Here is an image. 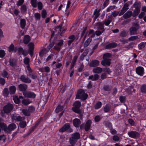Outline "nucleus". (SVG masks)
<instances>
[{
	"instance_id": "nucleus-39",
	"label": "nucleus",
	"mask_w": 146,
	"mask_h": 146,
	"mask_svg": "<svg viewBox=\"0 0 146 146\" xmlns=\"http://www.w3.org/2000/svg\"><path fill=\"white\" fill-rule=\"evenodd\" d=\"M63 109V107L62 106H58L56 108L55 111L56 113H58L61 111Z\"/></svg>"
},
{
	"instance_id": "nucleus-30",
	"label": "nucleus",
	"mask_w": 146,
	"mask_h": 146,
	"mask_svg": "<svg viewBox=\"0 0 146 146\" xmlns=\"http://www.w3.org/2000/svg\"><path fill=\"white\" fill-rule=\"evenodd\" d=\"M31 102V101L28 99H24L23 100L22 103L23 104L27 105Z\"/></svg>"
},
{
	"instance_id": "nucleus-14",
	"label": "nucleus",
	"mask_w": 146,
	"mask_h": 146,
	"mask_svg": "<svg viewBox=\"0 0 146 146\" xmlns=\"http://www.w3.org/2000/svg\"><path fill=\"white\" fill-rule=\"evenodd\" d=\"M140 12V8L139 7H136L135 9L133 10L132 13V16L134 17L137 16Z\"/></svg>"
},
{
	"instance_id": "nucleus-4",
	"label": "nucleus",
	"mask_w": 146,
	"mask_h": 146,
	"mask_svg": "<svg viewBox=\"0 0 146 146\" xmlns=\"http://www.w3.org/2000/svg\"><path fill=\"white\" fill-rule=\"evenodd\" d=\"M65 131L69 133L72 132L73 131V129L70 128V125L69 124H65L59 130V131L60 132H63Z\"/></svg>"
},
{
	"instance_id": "nucleus-60",
	"label": "nucleus",
	"mask_w": 146,
	"mask_h": 146,
	"mask_svg": "<svg viewBox=\"0 0 146 146\" xmlns=\"http://www.w3.org/2000/svg\"><path fill=\"white\" fill-rule=\"evenodd\" d=\"M5 83V81L4 79L2 78H0V84L4 85Z\"/></svg>"
},
{
	"instance_id": "nucleus-6",
	"label": "nucleus",
	"mask_w": 146,
	"mask_h": 146,
	"mask_svg": "<svg viewBox=\"0 0 146 146\" xmlns=\"http://www.w3.org/2000/svg\"><path fill=\"white\" fill-rule=\"evenodd\" d=\"M97 25L98 27V29L101 30V31H96V34L98 36L100 35L104 31V23H99L97 24Z\"/></svg>"
},
{
	"instance_id": "nucleus-29",
	"label": "nucleus",
	"mask_w": 146,
	"mask_h": 146,
	"mask_svg": "<svg viewBox=\"0 0 146 146\" xmlns=\"http://www.w3.org/2000/svg\"><path fill=\"white\" fill-rule=\"evenodd\" d=\"M20 24L21 28L24 29L26 25V21L24 19H22L21 20Z\"/></svg>"
},
{
	"instance_id": "nucleus-40",
	"label": "nucleus",
	"mask_w": 146,
	"mask_h": 146,
	"mask_svg": "<svg viewBox=\"0 0 146 146\" xmlns=\"http://www.w3.org/2000/svg\"><path fill=\"white\" fill-rule=\"evenodd\" d=\"M3 94L4 96H7L9 94L8 90L7 88H5L3 91Z\"/></svg>"
},
{
	"instance_id": "nucleus-61",
	"label": "nucleus",
	"mask_w": 146,
	"mask_h": 146,
	"mask_svg": "<svg viewBox=\"0 0 146 146\" xmlns=\"http://www.w3.org/2000/svg\"><path fill=\"white\" fill-rule=\"evenodd\" d=\"M128 6V5L127 3H126L124 5L122 8L126 11L129 9Z\"/></svg>"
},
{
	"instance_id": "nucleus-56",
	"label": "nucleus",
	"mask_w": 146,
	"mask_h": 146,
	"mask_svg": "<svg viewBox=\"0 0 146 146\" xmlns=\"http://www.w3.org/2000/svg\"><path fill=\"white\" fill-rule=\"evenodd\" d=\"M28 76H31V78L33 79H35L37 78V76L36 74H34L31 75L30 74H27Z\"/></svg>"
},
{
	"instance_id": "nucleus-20",
	"label": "nucleus",
	"mask_w": 146,
	"mask_h": 146,
	"mask_svg": "<svg viewBox=\"0 0 146 146\" xmlns=\"http://www.w3.org/2000/svg\"><path fill=\"white\" fill-rule=\"evenodd\" d=\"M99 64V62L97 60L92 61L90 64V66L91 67H95L97 66Z\"/></svg>"
},
{
	"instance_id": "nucleus-53",
	"label": "nucleus",
	"mask_w": 146,
	"mask_h": 146,
	"mask_svg": "<svg viewBox=\"0 0 146 146\" xmlns=\"http://www.w3.org/2000/svg\"><path fill=\"white\" fill-rule=\"evenodd\" d=\"M47 13L45 10H43L41 13L42 16L43 18H45L46 15Z\"/></svg>"
},
{
	"instance_id": "nucleus-5",
	"label": "nucleus",
	"mask_w": 146,
	"mask_h": 146,
	"mask_svg": "<svg viewBox=\"0 0 146 146\" xmlns=\"http://www.w3.org/2000/svg\"><path fill=\"white\" fill-rule=\"evenodd\" d=\"M72 108L73 111L75 112L80 113V111L79 108L81 106L80 102L79 101H76L74 104Z\"/></svg>"
},
{
	"instance_id": "nucleus-10",
	"label": "nucleus",
	"mask_w": 146,
	"mask_h": 146,
	"mask_svg": "<svg viewBox=\"0 0 146 146\" xmlns=\"http://www.w3.org/2000/svg\"><path fill=\"white\" fill-rule=\"evenodd\" d=\"M139 28L138 25L137 23L134 24L133 27L130 29L131 35H134L136 33V31Z\"/></svg>"
},
{
	"instance_id": "nucleus-45",
	"label": "nucleus",
	"mask_w": 146,
	"mask_h": 146,
	"mask_svg": "<svg viewBox=\"0 0 146 146\" xmlns=\"http://www.w3.org/2000/svg\"><path fill=\"white\" fill-rule=\"evenodd\" d=\"M102 106V103L100 102H98L95 106V108L96 109H98L100 108Z\"/></svg>"
},
{
	"instance_id": "nucleus-11",
	"label": "nucleus",
	"mask_w": 146,
	"mask_h": 146,
	"mask_svg": "<svg viewBox=\"0 0 146 146\" xmlns=\"http://www.w3.org/2000/svg\"><path fill=\"white\" fill-rule=\"evenodd\" d=\"M144 70L143 68L141 66H139L136 69V72L138 75L142 76L144 74Z\"/></svg>"
},
{
	"instance_id": "nucleus-42",
	"label": "nucleus",
	"mask_w": 146,
	"mask_h": 146,
	"mask_svg": "<svg viewBox=\"0 0 146 146\" xmlns=\"http://www.w3.org/2000/svg\"><path fill=\"white\" fill-rule=\"evenodd\" d=\"M27 9L26 5H22L21 7V10L22 13H25L27 11Z\"/></svg>"
},
{
	"instance_id": "nucleus-48",
	"label": "nucleus",
	"mask_w": 146,
	"mask_h": 146,
	"mask_svg": "<svg viewBox=\"0 0 146 146\" xmlns=\"http://www.w3.org/2000/svg\"><path fill=\"white\" fill-rule=\"evenodd\" d=\"M37 0H31V3L32 5L34 7H36L37 6Z\"/></svg>"
},
{
	"instance_id": "nucleus-28",
	"label": "nucleus",
	"mask_w": 146,
	"mask_h": 146,
	"mask_svg": "<svg viewBox=\"0 0 146 146\" xmlns=\"http://www.w3.org/2000/svg\"><path fill=\"white\" fill-rule=\"evenodd\" d=\"M17 127L16 125L14 123L10 124L8 127V129L10 131H12L15 129Z\"/></svg>"
},
{
	"instance_id": "nucleus-13",
	"label": "nucleus",
	"mask_w": 146,
	"mask_h": 146,
	"mask_svg": "<svg viewBox=\"0 0 146 146\" xmlns=\"http://www.w3.org/2000/svg\"><path fill=\"white\" fill-rule=\"evenodd\" d=\"M20 79L22 82L26 83H29L31 82L30 79L24 75L21 76Z\"/></svg>"
},
{
	"instance_id": "nucleus-33",
	"label": "nucleus",
	"mask_w": 146,
	"mask_h": 146,
	"mask_svg": "<svg viewBox=\"0 0 146 146\" xmlns=\"http://www.w3.org/2000/svg\"><path fill=\"white\" fill-rule=\"evenodd\" d=\"M29 112L30 114L34 112L35 110V108L33 106H29L28 108Z\"/></svg>"
},
{
	"instance_id": "nucleus-21",
	"label": "nucleus",
	"mask_w": 146,
	"mask_h": 146,
	"mask_svg": "<svg viewBox=\"0 0 146 146\" xmlns=\"http://www.w3.org/2000/svg\"><path fill=\"white\" fill-rule=\"evenodd\" d=\"M8 50L10 52L13 51L15 52L17 51V48L16 47H15L14 45L12 44L9 47Z\"/></svg>"
},
{
	"instance_id": "nucleus-17",
	"label": "nucleus",
	"mask_w": 146,
	"mask_h": 146,
	"mask_svg": "<svg viewBox=\"0 0 146 146\" xmlns=\"http://www.w3.org/2000/svg\"><path fill=\"white\" fill-rule=\"evenodd\" d=\"M99 76L97 74L90 76L88 78L89 80H91L92 81L97 80L99 78Z\"/></svg>"
},
{
	"instance_id": "nucleus-59",
	"label": "nucleus",
	"mask_w": 146,
	"mask_h": 146,
	"mask_svg": "<svg viewBox=\"0 0 146 146\" xmlns=\"http://www.w3.org/2000/svg\"><path fill=\"white\" fill-rule=\"evenodd\" d=\"M111 21L110 20H108L107 21H105L104 22H101L104 23V25L105 24V25L108 26L109 24L110 23Z\"/></svg>"
},
{
	"instance_id": "nucleus-24",
	"label": "nucleus",
	"mask_w": 146,
	"mask_h": 146,
	"mask_svg": "<svg viewBox=\"0 0 146 146\" xmlns=\"http://www.w3.org/2000/svg\"><path fill=\"white\" fill-rule=\"evenodd\" d=\"M132 15V11H128L123 15V17L125 19H127L130 17Z\"/></svg>"
},
{
	"instance_id": "nucleus-25",
	"label": "nucleus",
	"mask_w": 146,
	"mask_h": 146,
	"mask_svg": "<svg viewBox=\"0 0 146 146\" xmlns=\"http://www.w3.org/2000/svg\"><path fill=\"white\" fill-rule=\"evenodd\" d=\"M39 70L42 72H48L50 71V69L48 66H45L39 69Z\"/></svg>"
},
{
	"instance_id": "nucleus-32",
	"label": "nucleus",
	"mask_w": 146,
	"mask_h": 146,
	"mask_svg": "<svg viewBox=\"0 0 146 146\" xmlns=\"http://www.w3.org/2000/svg\"><path fill=\"white\" fill-rule=\"evenodd\" d=\"M48 49L47 48H44L39 53L40 56H43L44 54H45L48 52H47Z\"/></svg>"
},
{
	"instance_id": "nucleus-18",
	"label": "nucleus",
	"mask_w": 146,
	"mask_h": 146,
	"mask_svg": "<svg viewBox=\"0 0 146 146\" xmlns=\"http://www.w3.org/2000/svg\"><path fill=\"white\" fill-rule=\"evenodd\" d=\"M19 88L20 90L25 91L27 89V86L25 84H21L19 86Z\"/></svg>"
},
{
	"instance_id": "nucleus-54",
	"label": "nucleus",
	"mask_w": 146,
	"mask_h": 146,
	"mask_svg": "<svg viewBox=\"0 0 146 146\" xmlns=\"http://www.w3.org/2000/svg\"><path fill=\"white\" fill-rule=\"evenodd\" d=\"M5 53L4 50H0V57L3 58L5 55Z\"/></svg>"
},
{
	"instance_id": "nucleus-9",
	"label": "nucleus",
	"mask_w": 146,
	"mask_h": 146,
	"mask_svg": "<svg viewBox=\"0 0 146 146\" xmlns=\"http://www.w3.org/2000/svg\"><path fill=\"white\" fill-rule=\"evenodd\" d=\"M127 134L129 137L133 138H138L139 135V134L138 132L135 131L129 132H128Z\"/></svg>"
},
{
	"instance_id": "nucleus-62",
	"label": "nucleus",
	"mask_w": 146,
	"mask_h": 146,
	"mask_svg": "<svg viewBox=\"0 0 146 146\" xmlns=\"http://www.w3.org/2000/svg\"><path fill=\"white\" fill-rule=\"evenodd\" d=\"M38 9L39 10H41L42 7V5L41 2H38Z\"/></svg>"
},
{
	"instance_id": "nucleus-37",
	"label": "nucleus",
	"mask_w": 146,
	"mask_h": 146,
	"mask_svg": "<svg viewBox=\"0 0 146 146\" xmlns=\"http://www.w3.org/2000/svg\"><path fill=\"white\" fill-rule=\"evenodd\" d=\"M117 46V44L114 43H112L109 44L107 46V47L108 48L115 47Z\"/></svg>"
},
{
	"instance_id": "nucleus-57",
	"label": "nucleus",
	"mask_w": 146,
	"mask_h": 146,
	"mask_svg": "<svg viewBox=\"0 0 146 146\" xmlns=\"http://www.w3.org/2000/svg\"><path fill=\"white\" fill-rule=\"evenodd\" d=\"M24 0H19L17 3L18 6H19L22 5L24 3Z\"/></svg>"
},
{
	"instance_id": "nucleus-23",
	"label": "nucleus",
	"mask_w": 146,
	"mask_h": 146,
	"mask_svg": "<svg viewBox=\"0 0 146 146\" xmlns=\"http://www.w3.org/2000/svg\"><path fill=\"white\" fill-rule=\"evenodd\" d=\"M13 120H17V121H21L22 120H23L25 119L24 117H21L20 116H14L12 117Z\"/></svg>"
},
{
	"instance_id": "nucleus-41",
	"label": "nucleus",
	"mask_w": 146,
	"mask_h": 146,
	"mask_svg": "<svg viewBox=\"0 0 146 146\" xmlns=\"http://www.w3.org/2000/svg\"><path fill=\"white\" fill-rule=\"evenodd\" d=\"M22 112L26 116L29 115L30 113L29 112L28 110H27V109H24L22 110Z\"/></svg>"
},
{
	"instance_id": "nucleus-34",
	"label": "nucleus",
	"mask_w": 146,
	"mask_h": 146,
	"mask_svg": "<svg viewBox=\"0 0 146 146\" xmlns=\"http://www.w3.org/2000/svg\"><path fill=\"white\" fill-rule=\"evenodd\" d=\"M19 126L22 128H24L26 125V122L25 121H21L19 123Z\"/></svg>"
},
{
	"instance_id": "nucleus-31",
	"label": "nucleus",
	"mask_w": 146,
	"mask_h": 146,
	"mask_svg": "<svg viewBox=\"0 0 146 146\" xmlns=\"http://www.w3.org/2000/svg\"><path fill=\"white\" fill-rule=\"evenodd\" d=\"M9 90L11 94H14L15 92L16 89L15 86H12L9 88Z\"/></svg>"
},
{
	"instance_id": "nucleus-64",
	"label": "nucleus",
	"mask_w": 146,
	"mask_h": 146,
	"mask_svg": "<svg viewBox=\"0 0 146 146\" xmlns=\"http://www.w3.org/2000/svg\"><path fill=\"white\" fill-rule=\"evenodd\" d=\"M128 122L132 125H133L135 124L134 121L131 119H129L128 120Z\"/></svg>"
},
{
	"instance_id": "nucleus-1",
	"label": "nucleus",
	"mask_w": 146,
	"mask_h": 146,
	"mask_svg": "<svg viewBox=\"0 0 146 146\" xmlns=\"http://www.w3.org/2000/svg\"><path fill=\"white\" fill-rule=\"evenodd\" d=\"M111 54L107 53L104 54L103 56V60L101 62V64L104 66H110V64Z\"/></svg>"
},
{
	"instance_id": "nucleus-8",
	"label": "nucleus",
	"mask_w": 146,
	"mask_h": 146,
	"mask_svg": "<svg viewBox=\"0 0 146 146\" xmlns=\"http://www.w3.org/2000/svg\"><path fill=\"white\" fill-rule=\"evenodd\" d=\"M13 107L12 104H8L5 106L3 108V110L5 113H9L13 109Z\"/></svg>"
},
{
	"instance_id": "nucleus-55",
	"label": "nucleus",
	"mask_w": 146,
	"mask_h": 146,
	"mask_svg": "<svg viewBox=\"0 0 146 146\" xmlns=\"http://www.w3.org/2000/svg\"><path fill=\"white\" fill-rule=\"evenodd\" d=\"M9 62L10 65L12 66H14L15 65V62L13 59L10 60Z\"/></svg>"
},
{
	"instance_id": "nucleus-49",
	"label": "nucleus",
	"mask_w": 146,
	"mask_h": 146,
	"mask_svg": "<svg viewBox=\"0 0 146 146\" xmlns=\"http://www.w3.org/2000/svg\"><path fill=\"white\" fill-rule=\"evenodd\" d=\"M24 63L27 65H29L30 60L27 57H25L24 60Z\"/></svg>"
},
{
	"instance_id": "nucleus-15",
	"label": "nucleus",
	"mask_w": 146,
	"mask_h": 146,
	"mask_svg": "<svg viewBox=\"0 0 146 146\" xmlns=\"http://www.w3.org/2000/svg\"><path fill=\"white\" fill-rule=\"evenodd\" d=\"M74 125L76 127H78L81 124V121L77 118L74 119L73 121Z\"/></svg>"
},
{
	"instance_id": "nucleus-46",
	"label": "nucleus",
	"mask_w": 146,
	"mask_h": 146,
	"mask_svg": "<svg viewBox=\"0 0 146 146\" xmlns=\"http://www.w3.org/2000/svg\"><path fill=\"white\" fill-rule=\"evenodd\" d=\"M13 99L14 102L17 104H19L20 102L17 96H15L13 97Z\"/></svg>"
},
{
	"instance_id": "nucleus-16",
	"label": "nucleus",
	"mask_w": 146,
	"mask_h": 146,
	"mask_svg": "<svg viewBox=\"0 0 146 146\" xmlns=\"http://www.w3.org/2000/svg\"><path fill=\"white\" fill-rule=\"evenodd\" d=\"M30 40L31 37L28 35L25 36L23 38V42L25 44H27Z\"/></svg>"
},
{
	"instance_id": "nucleus-52",
	"label": "nucleus",
	"mask_w": 146,
	"mask_h": 146,
	"mask_svg": "<svg viewBox=\"0 0 146 146\" xmlns=\"http://www.w3.org/2000/svg\"><path fill=\"white\" fill-rule=\"evenodd\" d=\"M6 139V137L4 135H0V141L2 142H5Z\"/></svg>"
},
{
	"instance_id": "nucleus-36",
	"label": "nucleus",
	"mask_w": 146,
	"mask_h": 146,
	"mask_svg": "<svg viewBox=\"0 0 146 146\" xmlns=\"http://www.w3.org/2000/svg\"><path fill=\"white\" fill-rule=\"evenodd\" d=\"M146 44V42H142L138 45V48L140 50L143 48L145 45Z\"/></svg>"
},
{
	"instance_id": "nucleus-38",
	"label": "nucleus",
	"mask_w": 146,
	"mask_h": 146,
	"mask_svg": "<svg viewBox=\"0 0 146 146\" xmlns=\"http://www.w3.org/2000/svg\"><path fill=\"white\" fill-rule=\"evenodd\" d=\"M99 12L98 11V10L97 9H96L95 10L94 12V18L95 19H96L99 16Z\"/></svg>"
},
{
	"instance_id": "nucleus-26",
	"label": "nucleus",
	"mask_w": 146,
	"mask_h": 146,
	"mask_svg": "<svg viewBox=\"0 0 146 146\" xmlns=\"http://www.w3.org/2000/svg\"><path fill=\"white\" fill-rule=\"evenodd\" d=\"M92 37H89L84 42V47H87L90 44V42L92 40Z\"/></svg>"
},
{
	"instance_id": "nucleus-63",
	"label": "nucleus",
	"mask_w": 146,
	"mask_h": 146,
	"mask_svg": "<svg viewBox=\"0 0 146 146\" xmlns=\"http://www.w3.org/2000/svg\"><path fill=\"white\" fill-rule=\"evenodd\" d=\"M107 77V76L106 74H105L104 72V73L102 74L101 75V79L103 80L104 79L106 78Z\"/></svg>"
},
{
	"instance_id": "nucleus-43",
	"label": "nucleus",
	"mask_w": 146,
	"mask_h": 146,
	"mask_svg": "<svg viewBox=\"0 0 146 146\" xmlns=\"http://www.w3.org/2000/svg\"><path fill=\"white\" fill-rule=\"evenodd\" d=\"M69 40L68 41V44H70L72 42L74 39V36L73 35L69 37Z\"/></svg>"
},
{
	"instance_id": "nucleus-44",
	"label": "nucleus",
	"mask_w": 146,
	"mask_h": 146,
	"mask_svg": "<svg viewBox=\"0 0 146 146\" xmlns=\"http://www.w3.org/2000/svg\"><path fill=\"white\" fill-rule=\"evenodd\" d=\"M141 90L142 93H146V85H143L141 88Z\"/></svg>"
},
{
	"instance_id": "nucleus-19",
	"label": "nucleus",
	"mask_w": 146,
	"mask_h": 146,
	"mask_svg": "<svg viewBox=\"0 0 146 146\" xmlns=\"http://www.w3.org/2000/svg\"><path fill=\"white\" fill-rule=\"evenodd\" d=\"M103 71L102 68L100 67H97L94 68L93 70V72L95 73H100Z\"/></svg>"
},
{
	"instance_id": "nucleus-7",
	"label": "nucleus",
	"mask_w": 146,
	"mask_h": 146,
	"mask_svg": "<svg viewBox=\"0 0 146 146\" xmlns=\"http://www.w3.org/2000/svg\"><path fill=\"white\" fill-rule=\"evenodd\" d=\"M23 95L26 98H35L36 96L34 92H24Z\"/></svg>"
},
{
	"instance_id": "nucleus-3",
	"label": "nucleus",
	"mask_w": 146,
	"mask_h": 146,
	"mask_svg": "<svg viewBox=\"0 0 146 146\" xmlns=\"http://www.w3.org/2000/svg\"><path fill=\"white\" fill-rule=\"evenodd\" d=\"M80 137V134L78 132H76L72 134L71 137L70 139V144H75L77 141V140Z\"/></svg>"
},
{
	"instance_id": "nucleus-27",
	"label": "nucleus",
	"mask_w": 146,
	"mask_h": 146,
	"mask_svg": "<svg viewBox=\"0 0 146 146\" xmlns=\"http://www.w3.org/2000/svg\"><path fill=\"white\" fill-rule=\"evenodd\" d=\"M0 127L5 130L7 128V126L3 122V120L1 119H0Z\"/></svg>"
},
{
	"instance_id": "nucleus-50",
	"label": "nucleus",
	"mask_w": 146,
	"mask_h": 146,
	"mask_svg": "<svg viewBox=\"0 0 146 146\" xmlns=\"http://www.w3.org/2000/svg\"><path fill=\"white\" fill-rule=\"evenodd\" d=\"M35 19L36 20H39L40 18V15L39 13H36L34 14Z\"/></svg>"
},
{
	"instance_id": "nucleus-12",
	"label": "nucleus",
	"mask_w": 146,
	"mask_h": 146,
	"mask_svg": "<svg viewBox=\"0 0 146 146\" xmlns=\"http://www.w3.org/2000/svg\"><path fill=\"white\" fill-rule=\"evenodd\" d=\"M28 51L31 56L33 54L34 49V44L33 42H30L28 44Z\"/></svg>"
},
{
	"instance_id": "nucleus-35",
	"label": "nucleus",
	"mask_w": 146,
	"mask_h": 146,
	"mask_svg": "<svg viewBox=\"0 0 146 146\" xmlns=\"http://www.w3.org/2000/svg\"><path fill=\"white\" fill-rule=\"evenodd\" d=\"M103 71L105 74H109L111 72V70L108 68H105L103 69Z\"/></svg>"
},
{
	"instance_id": "nucleus-22",
	"label": "nucleus",
	"mask_w": 146,
	"mask_h": 146,
	"mask_svg": "<svg viewBox=\"0 0 146 146\" xmlns=\"http://www.w3.org/2000/svg\"><path fill=\"white\" fill-rule=\"evenodd\" d=\"M91 124V121L90 120H88L85 124V129L86 131H88L89 129Z\"/></svg>"
},
{
	"instance_id": "nucleus-2",
	"label": "nucleus",
	"mask_w": 146,
	"mask_h": 146,
	"mask_svg": "<svg viewBox=\"0 0 146 146\" xmlns=\"http://www.w3.org/2000/svg\"><path fill=\"white\" fill-rule=\"evenodd\" d=\"M88 96L85 93L84 90L80 89L77 92L76 98L77 99H81L82 100H84L87 98Z\"/></svg>"
},
{
	"instance_id": "nucleus-47",
	"label": "nucleus",
	"mask_w": 146,
	"mask_h": 146,
	"mask_svg": "<svg viewBox=\"0 0 146 146\" xmlns=\"http://www.w3.org/2000/svg\"><path fill=\"white\" fill-rule=\"evenodd\" d=\"M77 58V56H75L74 57L72 62L71 68H72L74 67V66L76 63Z\"/></svg>"
},
{
	"instance_id": "nucleus-51",
	"label": "nucleus",
	"mask_w": 146,
	"mask_h": 146,
	"mask_svg": "<svg viewBox=\"0 0 146 146\" xmlns=\"http://www.w3.org/2000/svg\"><path fill=\"white\" fill-rule=\"evenodd\" d=\"M110 107L108 105H106L104 108V111L105 112L108 111L110 109Z\"/></svg>"
},
{
	"instance_id": "nucleus-58",
	"label": "nucleus",
	"mask_w": 146,
	"mask_h": 146,
	"mask_svg": "<svg viewBox=\"0 0 146 146\" xmlns=\"http://www.w3.org/2000/svg\"><path fill=\"white\" fill-rule=\"evenodd\" d=\"M24 53L23 50V48H19L18 49V53L19 54H23Z\"/></svg>"
}]
</instances>
